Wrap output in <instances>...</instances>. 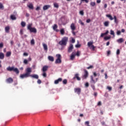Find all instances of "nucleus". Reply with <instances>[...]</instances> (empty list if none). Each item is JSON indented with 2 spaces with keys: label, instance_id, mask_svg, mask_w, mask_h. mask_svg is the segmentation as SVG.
<instances>
[{
  "label": "nucleus",
  "instance_id": "nucleus-1",
  "mask_svg": "<svg viewBox=\"0 0 126 126\" xmlns=\"http://www.w3.org/2000/svg\"><path fill=\"white\" fill-rule=\"evenodd\" d=\"M32 72V69L30 67H28L26 69V72L25 74H21L20 76V78L23 79V78H27L30 76V73Z\"/></svg>",
  "mask_w": 126,
  "mask_h": 126
},
{
  "label": "nucleus",
  "instance_id": "nucleus-2",
  "mask_svg": "<svg viewBox=\"0 0 126 126\" xmlns=\"http://www.w3.org/2000/svg\"><path fill=\"white\" fill-rule=\"evenodd\" d=\"M67 42H68V37L64 36L59 41V44L60 45V46H66Z\"/></svg>",
  "mask_w": 126,
  "mask_h": 126
},
{
  "label": "nucleus",
  "instance_id": "nucleus-3",
  "mask_svg": "<svg viewBox=\"0 0 126 126\" xmlns=\"http://www.w3.org/2000/svg\"><path fill=\"white\" fill-rule=\"evenodd\" d=\"M6 70L8 71H14L17 74H19V70H18V68H15L13 66V67L9 66V67L6 68Z\"/></svg>",
  "mask_w": 126,
  "mask_h": 126
},
{
  "label": "nucleus",
  "instance_id": "nucleus-4",
  "mask_svg": "<svg viewBox=\"0 0 126 126\" xmlns=\"http://www.w3.org/2000/svg\"><path fill=\"white\" fill-rule=\"evenodd\" d=\"M28 30L30 31L31 33H37V29L32 27V24H29L27 26Z\"/></svg>",
  "mask_w": 126,
  "mask_h": 126
},
{
  "label": "nucleus",
  "instance_id": "nucleus-5",
  "mask_svg": "<svg viewBox=\"0 0 126 126\" xmlns=\"http://www.w3.org/2000/svg\"><path fill=\"white\" fill-rule=\"evenodd\" d=\"M88 46L92 51H95V47L93 45V42L90 41L88 42Z\"/></svg>",
  "mask_w": 126,
  "mask_h": 126
},
{
  "label": "nucleus",
  "instance_id": "nucleus-6",
  "mask_svg": "<svg viewBox=\"0 0 126 126\" xmlns=\"http://www.w3.org/2000/svg\"><path fill=\"white\" fill-rule=\"evenodd\" d=\"M84 74L82 76L83 79H86L88 77V71L87 70H84Z\"/></svg>",
  "mask_w": 126,
  "mask_h": 126
},
{
  "label": "nucleus",
  "instance_id": "nucleus-7",
  "mask_svg": "<svg viewBox=\"0 0 126 126\" xmlns=\"http://www.w3.org/2000/svg\"><path fill=\"white\" fill-rule=\"evenodd\" d=\"M75 93H77L78 95L81 93V89L80 88H76L74 89Z\"/></svg>",
  "mask_w": 126,
  "mask_h": 126
},
{
  "label": "nucleus",
  "instance_id": "nucleus-8",
  "mask_svg": "<svg viewBox=\"0 0 126 126\" xmlns=\"http://www.w3.org/2000/svg\"><path fill=\"white\" fill-rule=\"evenodd\" d=\"M73 50V44H70L68 48V53H71Z\"/></svg>",
  "mask_w": 126,
  "mask_h": 126
},
{
  "label": "nucleus",
  "instance_id": "nucleus-9",
  "mask_svg": "<svg viewBox=\"0 0 126 126\" xmlns=\"http://www.w3.org/2000/svg\"><path fill=\"white\" fill-rule=\"evenodd\" d=\"M53 30L56 32H60V30L58 29V25L57 24H54V26H53Z\"/></svg>",
  "mask_w": 126,
  "mask_h": 126
},
{
  "label": "nucleus",
  "instance_id": "nucleus-10",
  "mask_svg": "<svg viewBox=\"0 0 126 126\" xmlns=\"http://www.w3.org/2000/svg\"><path fill=\"white\" fill-rule=\"evenodd\" d=\"M73 79H77V80H78L79 81L81 80V79L80 77H79V74H75L74 77L73 78Z\"/></svg>",
  "mask_w": 126,
  "mask_h": 126
},
{
  "label": "nucleus",
  "instance_id": "nucleus-11",
  "mask_svg": "<svg viewBox=\"0 0 126 126\" xmlns=\"http://www.w3.org/2000/svg\"><path fill=\"white\" fill-rule=\"evenodd\" d=\"M6 82H7V83H12V82H13V79H12V78L11 77H9L6 79Z\"/></svg>",
  "mask_w": 126,
  "mask_h": 126
},
{
  "label": "nucleus",
  "instance_id": "nucleus-12",
  "mask_svg": "<svg viewBox=\"0 0 126 126\" xmlns=\"http://www.w3.org/2000/svg\"><path fill=\"white\" fill-rule=\"evenodd\" d=\"M97 78L96 79V81L94 80V78H93V76H91V83H93V84H95L97 82Z\"/></svg>",
  "mask_w": 126,
  "mask_h": 126
},
{
  "label": "nucleus",
  "instance_id": "nucleus-13",
  "mask_svg": "<svg viewBox=\"0 0 126 126\" xmlns=\"http://www.w3.org/2000/svg\"><path fill=\"white\" fill-rule=\"evenodd\" d=\"M63 81V78H59L58 79L55 81L54 83L55 84H59L60 82H62Z\"/></svg>",
  "mask_w": 126,
  "mask_h": 126
},
{
  "label": "nucleus",
  "instance_id": "nucleus-14",
  "mask_svg": "<svg viewBox=\"0 0 126 126\" xmlns=\"http://www.w3.org/2000/svg\"><path fill=\"white\" fill-rule=\"evenodd\" d=\"M70 28L72 31H74L76 28L75 27V24L74 23H72L70 25Z\"/></svg>",
  "mask_w": 126,
  "mask_h": 126
},
{
  "label": "nucleus",
  "instance_id": "nucleus-15",
  "mask_svg": "<svg viewBox=\"0 0 126 126\" xmlns=\"http://www.w3.org/2000/svg\"><path fill=\"white\" fill-rule=\"evenodd\" d=\"M50 7H51L50 5H45L43 7V10H47L49 9V8H50Z\"/></svg>",
  "mask_w": 126,
  "mask_h": 126
},
{
  "label": "nucleus",
  "instance_id": "nucleus-16",
  "mask_svg": "<svg viewBox=\"0 0 126 126\" xmlns=\"http://www.w3.org/2000/svg\"><path fill=\"white\" fill-rule=\"evenodd\" d=\"M9 30H10V27L7 26L5 28V32L6 33H9Z\"/></svg>",
  "mask_w": 126,
  "mask_h": 126
},
{
  "label": "nucleus",
  "instance_id": "nucleus-17",
  "mask_svg": "<svg viewBox=\"0 0 126 126\" xmlns=\"http://www.w3.org/2000/svg\"><path fill=\"white\" fill-rule=\"evenodd\" d=\"M30 76L32 78H35V79H38L39 78V76L37 74L30 75Z\"/></svg>",
  "mask_w": 126,
  "mask_h": 126
},
{
  "label": "nucleus",
  "instance_id": "nucleus-18",
  "mask_svg": "<svg viewBox=\"0 0 126 126\" xmlns=\"http://www.w3.org/2000/svg\"><path fill=\"white\" fill-rule=\"evenodd\" d=\"M49 68V66L45 65L42 68V71L46 72L48 70V68Z\"/></svg>",
  "mask_w": 126,
  "mask_h": 126
},
{
  "label": "nucleus",
  "instance_id": "nucleus-19",
  "mask_svg": "<svg viewBox=\"0 0 126 126\" xmlns=\"http://www.w3.org/2000/svg\"><path fill=\"white\" fill-rule=\"evenodd\" d=\"M48 59L50 62H54V61H55L54 57L53 56H48Z\"/></svg>",
  "mask_w": 126,
  "mask_h": 126
},
{
  "label": "nucleus",
  "instance_id": "nucleus-20",
  "mask_svg": "<svg viewBox=\"0 0 126 126\" xmlns=\"http://www.w3.org/2000/svg\"><path fill=\"white\" fill-rule=\"evenodd\" d=\"M106 16V17H108V18H109L110 20H114V18H113V16H112V15H111L110 14H107Z\"/></svg>",
  "mask_w": 126,
  "mask_h": 126
},
{
  "label": "nucleus",
  "instance_id": "nucleus-21",
  "mask_svg": "<svg viewBox=\"0 0 126 126\" xmlns=\"http://www.w3.org/2000/svg\"><path fill=\"white\" fill-rule=\"evenodd\" d=\"M42 45L44 51H48V46H47V44L43 43Z\"/></svg>",
  "mask_w": 126,
  "mask_h": 126
},
{
  "label": "nucleus",
  "instance_id": "nucleus-22",
  "mask_svg": "<svg viewBox=\"0 0 126 126\" xmlns=\"http://www.w3.org/2000/svg\"><path fill=\"white\" fill-rule=\"evenodd\" d=\"M113 19H114L115 23H116V24H118L119 23V20H118V19L117 18V16H114Z\"/></svg>",
  "mask_w": 126,
  "mask_h": 126
},
{
  "label": "nucleus",
  "instance_id": "nucleus-23",
  "mask_svg": "<svg viewBox=\"0 0 126 126\" xmlns=\"http://www.w3.org/2000/svg\"><path fill=\"white\" fill-rule=\"evenodd\" d=\"M4 59V54L1 52L0 53V60H3Z\"/></svg>",
  "mask_w": 126,
  "mask_h": 126
},
{
  "label": "nucleus",
  "instance_id": "nucleus-24",
  "mask_svg": "<svg viewBox=\"0 0 126 126\" xmlns=\"http://www.w3.org/2000/svg\"><path fill=\"white\" fill-rule=\"evenodd\" d=\"M55 63H62V59H56Z\"/></svg>",
  "mask_w": 126,
  "mask_h": 126
},
{
  "label": "nucleus",
  "instance_id": "nucleus-25",
  "mask_svg": "<svg viewBox=\"0 0 126 126\" xmlns=\"http://www.w3.org/2000/svg\"><path fill=\"white\" fill-rule=\"evenodd\" d=\"M109 24H110V22L109 21H105L104 23V25L105 27H108V26H109Z\"/></svg>",
  "mask_w": 126,
  "mask_h": 126
},
{
  "label": "nucleus",
  "instance_id": "nucleus-26",
  "mask_svg": "<svg viewBox=\"0 0 126 126\" xmlns=\"http://www.w3.org/2000/svg\"><path fill=\"white\" fill-rule=\"evenodd\" d=\"M10 18L12 19V20H16V17H15V15H11L10 16Z\"/></svg>",
  "mask_w": 126,
  "mask_h": 126
},
{
  "label": "nucleus",
  "instance_id": "nucleus-27",
  "mask_svg": "<svg viewBox=\"0 0 126 126\" xmlns=\"http://www.w3.org/2000/svg\"><path fill=\"white\" fill-rule=\"evenodd\" d=\"M60 32H61V35H64V29H61Z\"/></svg>",
  "mask_w": 126,
  "mask_h": 126
},
{
  "label": "nucleus",
  "instance_id": "nucleus-28",
  "mask_svg": "<svg viewBox=\"0 0 126 126\" xmlns=\"http://www.w3.org/2000/svg\"><path fill=\"white\" fill-rule=\"evenodd\" d=\"M118 43H123L124 42V39L123 38H119L117 40Z\"/></svg>",
  "mask_w": 126,
  "mask_h": 126
},
{
  "label": "nucleus",
  "instance_id": "nucleus-29",
  "mask_svg": "<svg viewBox=\"0 0 126 126\" xmlns=\"http://www.w3.org/2000/svg\"><path fill=\"white\" fill-rule=\"evenodd\" d=\"M28 7L31 9H33L34 8V6H33V4L31 3L29 5H28Z\"/></svg>",
  "mask_w": 126,
  "mask_h": 126
},
{
  "label": "nucleus",
  "instance_id": "nucleus-30",
  "mask_svg": "<svg viewBox=\"0 0 126 126\" xmlns=\"http://www.w3.org/2000/svg\"><path fill=\"white\" fill-rule=\"evenodd\" d=\"M21 25L22 27H25V26H26V23H25V22L22 21L21 23Z\"/></svg>",
  "mask_w": 126,
  "mask_h": 126
},
{
  "label": "nucleus",
  "instance_id": "nucleus-31",
  "mask_svg": "<svg viewBox=\"0 0 126 126\" xmlns=\"http://www.w3.org/2000/svg\"><path fill=\"white\" fill-rule=\"evenodd\" d=\"M11 56V52H7L6 54V57L8 58V57H10Z\"/></svg>",
  "mask_w": 126,
  "mask_h": 126
},
{
  "label": "nucleus",
  "instance_id": "nucleus-32",
  "mask_svg": "<svg viewBox=\"0 0 126 126\" xmlns=\"http://www.w3.org/2000/svg\"><path fill=\"white\" fill-rule=\"evenodd\" d=\"M74 58H75V55H71V56H70V60L71 61H73V60H74Z\"/></svg>",
  "mask_w": 126,
  "mask_h": 126
},
{
  "label": "nucleus",
  "instance_id": "nucleus-33",
  "mask_svg": "<svg viewBox=\"0 0 126 126\" xmlns=\"http://www.w3.org/2000/svg\"><path fill=\"white\" fill-rule=\"evenodd\" d=\"M56 57H57L58 59H61H61H62V56H61L60 54H57Z\"/></svg>",
  "mask_w": 126,
  "mask_h": 126
},
{
  "label": "nucleus",
  "instance_id": "nucleus-34",
  "mask_svg": "<svg viewBox=\"0 0 126 126\" xmlns=\"http://www.w3.org/2000/svg\"><path fill=\"white\" fill-rule=\"evenodd\" d=\"M54 7H56V8H59V4L57 3H55L54 4Z\"/></svg>",
  "mask_w": 126,
  "mask_h": 126
},
{
  "label": "nucleus",
  "instance_id": "nucleus-35",
  "mask_svg": "<svg viewBox=\"0 0 126 126\" xmlns=\"http://www.w3.org/2000/svg\"><path fill=\"white\" fill-rule=\"evenodd\" d=\"M111 39V36H105L104 37V40H105L106 41H107V40H109Z\"/></svg>",
  "mask_w": 126,
  "mask_h": 126
},
{
  "label": "nucleus",
  "instance_id": "nucleus-36",
  "mask_svg": "<svg viewBox=\"0 0 126 126\" xmlns=\"http://www.w3.org/2000/svg\"><path fill=\"white\" fill-rule=\"evenodd\" d=\"M42 76L43 77H47V73L46 72H43Z\"/></svg>",
  "mask_w": 126,
  "mask_h": 126
},
{
  "label": "nucleus",
  "instance_id": "nucleus-37",
  "mask_svg": "<svg viewBox=\"0 0 126 126\" xmlns=\"http://www.w3.org/2000/svg\"><path fill=\"white\" fill-rule=\"evenodd\" d=\"M90 5L92 6H94V5H96V3L95 2H91Z\"/></svg>",
  "mask_w": 126,
  "mask_h": 126
},
{
  "label": "nucleus",
  "instance_id": "nucleus-38",
  "mask_svg": "<svg viewBox=\"0 0 126 126\" xmlns=\"http://www.w3.org/2000/svg\"><path fill=\"white\" fill-rule=\"evenodd\" d=\"M63 84H67V80L66 79H64L63 81Z\"/></svg>",
  "mask_w": 126,
  "mask_h": 126
},
{
  "label": "nucleus",
  "instance_id": "nucleus-39",
  "mask_svg": "<svg viewBox=\"0 0 126 126\" xmlns=\"http://www.w3.org/2000/svg\"><path fill=\"white\" fill-rule=\"evenodd\" d=\"M31 45H35V40L32 39L31 41Z\"/></svg>",
  "mask_w": 126,
  "mask_h": 126
},
{
  "label": "nucleus",
  "instance_id": "nucleus-40",
  "mask_svg": "<svg viewBox=\"0 0 126 126\" xmlns=\"http://www.w3.org/2000/svg\"><path fill=\"white\" fill-rule=\"evenodd\" d=\"M111 35H113V36H115V32L113 30L110 31Z\"/></svg>",
  "mask_w": 126,
  "mask_h": 126
},
{
  "label": "nucleus",
  "instance_id": "nucleus-41",
  "mask_svg": "<svg viewBox=\"0 0 126 126\" xmlns=\"http://www.w3.org/2000/svg\"><path fill=\"white\" fill-rule=\"evenodd\" d=\"M79 14L81 15H84V12L83 11V10H81L79 12Z\"/></svg>",
  "mask_w": 126,
  "mask_h": 126
},
{
  "label": "nucleus",
  "instance_id": "nucleus-42",
  "mask_svg": "<svg viewBox=\"0 0 126 126\" xmlns=\"http://www.w3.org/2000/svg\"><path fill=\"white\" fill-rule=\"evenodd\" d=\"M24 63H25V64H27L28 63V60L25 59L24 60Z\"/></svg>",
  "mask_w": 126,
  "mask_h": 126
},
{
  "label": "nucleus",
  "instance_id": "nucleus-43",
  "mask_svg": "<svg viewBox=\"0 0 126 126\" xmlns=\"http://www.w3.org/2000/svg\"><path fill=\"white\" fill-rule=\"evenodd\" d=\"M79 23L81 25H83V26L84 25V23H83V22H82V21H81V20H79Z\"/></svg>",
  "mask_w": 126,
  "mask_h": 126
},
{
  "label": "nucleus",
  "instance_id": "nucleus-44",
  "mask_svg": "<svg viewBox=\"0 0 126 126\" xmlns=\"http://www.w3.org/2000/svg\"><path fill=\"white\" fill-rule=\"evenodd\" d=\"M71 42L72 43V44H74V43H75V39H74L73 38H72Z\"/></svg>",
  "mask_w": 126,
  "mask_h": 126
},
{
  "label": "nucleus",
  "instance_id": "nucleus-45",
  "mask_svg": "<svg viewBox=\"0 0 126 126\" xmlns=\"http://www.w3.org/2000/svg\"><path fill=\"white\" fill-rule=\"evenodd\" d=\"M121 52L120 51V49H117L116 54L117 55H119L120 54Z\"/></svg>",
  "mask_w": 126,
  "mask_h": 126
},
{
  "label": "nucleus",
  "instance_id": "nucleus-46",
  "mask_svg": "<svg viewBox=\"0 0 126 126\" xmlns=\"http://www.w3.org/2000/svg\"><path fill=\"white\" fill-rule=\"evenodd\" d=\"M3 8V5L2 3H0V9H2Z\"/></svg>",
  "mask_w": 126,
  "mask_h": 126
},
{
  "label": "nucleus",
  "instance_id": "nucleus-47",
  "mask_svg": "<svg viewBox=\"0 0 126 126\" xmlns=\"http://www.w3.org/2000/svg\"><path fill=\"white\" fill-rule=\"evenodd\" d=\"M107 89L109 90V91H112V87H111L107 86Z\"/></svg>",
  "mask_w": 126,
  "mask_h": 126
},
{
  "label": "nucleus",
  "instance_id": "nucleus-48",
  "mask_svg": "<svg viewBox=\"0 0 126 126\" xmlns=\"http://www.w3.org/2000/svg\"><path fill=\"white\" fill-rule=\"evenodd\" d=\"M81 46V45L80 44H76L75 45L76 48H80Z\"/></svg>",
  "mask_w": 126,
  "mask_h": 126
},
{
  "label": "nucleus",
  "instance_id": "nucleus-49",
  "mask_svg": "<svg viewBox=\"0 0 126 126\" xmlns=\"http://www.w3.org/2000/svg\"><path fill=\"white\" fill-rule=\"evenodd\" d=\"M1 48H3V43H0V48L1 49Z\"/></svg>",
  "mask_w": 126,
  "mask_h": 126
},
{
  "label": "nucleus",
  "instance_id": "nucleus-50",
  "mask_svg": "<svg viewBox=\"0 0 126 126\" xmlns=\"http://www.w3.org/2000/svg\"><path fill=\"white\" fill-rule=\"evenodd\" d=\"M37 83H38V84H41V83H42V81H41V80L38 79V80H37Z\"/></svg>",
  "mask_w": 126,
  "mask_h": 126
},
{
  "label": "nucleus",
  "instance_id": "nucleus-51",
  "mask_svg": "<svg viewBox=\"0 0 126 126\" xmlns=\"http://www.w3.org/2000/svg\"><path fill=\"white\" fill-rule=\"evenodd\" d=\"M20 34L21 35H23V30H20Z\"/></svg>",
  "mask_w": 126,
  "mask_h": 126
},
{
  "label": "nucleus",
  "instance_id": "nucleus-52",
  "mask_svg": "<svg viewBox=\"0 0 126 126\" xmlns=\"http://www.w3.org/2000/svg\"><path fill=\"white\" fill-rule=\"evenodd\" d=\"M87 69H90V68H93V65H90V66L88 67Z\"/></svg>",
  "mask_w": 126,
  "mask_h": 126
},
{
  "label": "nucleus",
  "instance_id": "nucleus-53",
  "mask_svg": "<svg viewBox=\"0 0 126 126\" xmlns=\"http://www.w3.org/2000/svg\"><path fill=\"white\" fill-rule=\"evenodd\" d=\"M91 21V20L90 19H88L86 20L87 23H90V22Z\"/></svg>",
  "mask_w": 126,
  "mask_h": 126
},
{
  "label": "nucleus",
  "instance_id": "nucleus-54",
  "mask_svg": "<svg viewBox=\"0 0 126 126\" xmlns=\"http://www.w3.org/2000/svg\"><path fill=\"white\" fill-rule=\"evenodd\" d=\"M85 87H89V83H88V82H87V83L85 84Z\"/></svg>",
  "mask_w": 126,
  "mask_h": 126
},
{
  "label": "nucleus",
  "instance_id": "nucleus-55",
  "mask_svg": "<svg viewBox=\"0 0 126 126\" xmlns=\"http://www.w3.org/2000/svg\"><path fill=\"white\" fill-rule=\"evenodd\" d=\"M102 105V103L101 101H99L97 103V106H101Z\"/></svg>",
  "mask_w": 126,
  "mask_h": 126
},
{
  "label": "nucleus",
  "instance_id": "nucleus-56",
  "mask_svg": "<svg viewBox=\"0 0 126 126\" xmlns=\"http://www.w3.org/2000/svg\"><path fill=\"white\" fill-rule=\"evenodd\" d=\"M91 87L93 90H95V86H94V85H92Z\"/></svg>",
  "mask_w": 126,
  "mask_h": 126
},
{
  "label": "nucleus",
  "instance_id": "nucleus-57",
  "mask_svg": "<svg viewBox=\"0 0 126 126\" xmlns=\"http://www.w3.org/2000/svg\"><path fill=\"white\" fill-rule=\"evenodd\" d=\"M23 56H25V57H27V56H28V53L25 52L23 54Z\"/></svg>",
  "mask_w": 126,
  "mask_h": 126
},
{
  "label": "nucleus",
  "instance_id": "nucleus-58",
  "mask_svg": "<svg viewBox=\"0 0 126 126\" xmlns=\"http://www.w3.org/2000/svg\"><path fill=\"white\" fill-rule=\"evenodd\" d=\"M104 75L105 79H107V78H108V75H107V73H105Z\"/></svg>",
  "mask_w": 126,
  "mask_h": 126
},
{
  "label": "nucleus",
  "instance_id": "nucleus-59",
  "mask_svg": "<svg viewBox=\"0 0 126 126\" xmlns=\"http://www.w3.org/2000/svg\"><path fill=\"white\" fill-rule=\"evenodd\" d=\"M26 17H29L30 16V14H29L28 13H26Z\"/></svg>",
  "mask_w": 126,
  "mask_h": 126
},
{
  "label": "nucleus",
  "instance_id": "nucleus-60",
  "mask_svg": "<svg viewBox=\"0 0 126 126\" xmlns=\"http://www.w3.org/2000/svg\"><path fill=\"white\" fill-rule=\"evenodd\" d=\"M111 55V51L109 50L107 51V56Z\"/></svg>",
  "mask_w": 126,
  "mask_h": 126
},
{
  "label": "nucleus",
  "instance_id": "nucleus-61",
  "mask_svg": "<svg viewBox=\"0 0 126 126\" xmlns=\"http://www.w3.org/2000/svg\"><path fill=\"white\" fill-rule=\"evenodd\" d=\"M117 35H121V32H120V31H117Z\"/></svg>",
  "mask_w": 126,
  "mask_h": 126
},
{
  "label": "nucleus",
  "instance_id": "nucleus-62",
  "mask_svg": "<svg viewBox=\"0 0 126 126\" xmlns=\"http://www.w3.org/2000/svg\"><path fill=\"white\" fill-rule=\"evenodd\" d=\"M105 33H102L100 35V37H104V36H105Z\"/></svg>",
  "mask_w": 126,
  "mask_h": 126
},
{
  "label": "nucleus",
  "instance_id": "nucleus-63",
  "mask_svg": "<svg viewBox=\"0 0 126 126\" xmlns=\"http://www.w3.org/2000/svg\"><path fill=\"white\" fill-rule=\"evenodd\" d=\"M85 125H87V126L89 125V121H86L85 122Z\"/></svg>",
  "mask_w": 126,
  "mask_h": 126
},
{
  "label": "nucleus",
  "instance_id": "nucleus-64",
  "mask_svg": "<svg viewBox=\"0 0 126 126\" xmlns=\"http://www.w3.org/2000/svg\"><path fill=\"white\" fill-rule=\"evenodd\" d=\"M94 77H96V76H97V73H96V72H94Z\"/></svg>",
  "mask_w": 126,
  "mask_h": 126
}]
</instances>
